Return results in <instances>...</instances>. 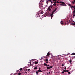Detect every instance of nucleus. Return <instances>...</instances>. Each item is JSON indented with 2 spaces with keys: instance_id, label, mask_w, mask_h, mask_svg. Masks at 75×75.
<instances>
[{
  "instance_id": "obj_33",
  "label": "nucleus",
  "mask_w": 75,
  "mask_h": 75,
  "mask_svg": "<svg viewBox=\"0 0 75 75\" xmlns=\"http://www.w3.org/2000/svg\"><path fill=\"white\" fill-rule=\"evenodd\" d=\"M68 71H69V70H66V72H68Z\"/></svg>"
},
{
  "instance_id": "obj_37",
  "label": "nucleus",
  "mask_w": 75,
  "mask_h": 75,
  "mask_svg": "<svg viewBox=\"0 0 75 75\" xmlns=\"http://www.w3.org/2000/svg\"><path fill=\"white\" fill-rule=\"evenodd\" d=\"M40 4H39V7H41V6H40Z\"/></svg>"
},
{
  "instance_id": "obj_40",
  "label": "nucleus",
  "mask_w": 75,
  "mask_h": 75,
  "mask_svg": "<svg viewBox=\"0 0 75 75\" xmlns=\"http://www.w3.org/2000/svg\"><path fill=\"white\" fill-rule=\"evenodd\" d=\"M26 71H28V70H27V69H26Z\"/></svg>"
},
{
  "instance_id": "obj_34",
  "label": "nucleus",
  "mask_w": 75,
  "mask_h": 75,
  "mask_svg": "<svg viewBox=\"0 0 75 75\" xmlns=\"http://www.w3.org/2000/svg\"><path fill=\"white\" fill-rule=\"evenodd\" d=\"M39 70H41V68H39Z\"/></svg>"
},
{
  "instance_id": "obj_20",
  "label": "nucleus",
  "mask_w": 75,
  "mask_h": 75,
  "mask_svg": "<svg viewBox=\"0 0 75 75\" xmlns=\"http://www.w3.org/2000/svg\"><path fill=\"white\" fill-rule=\"evenodd\" d=\"M75 10H74L73 12V14H75Z\"/></svg>"
},
{
  "instance_id": "obj_41",
  "label": "nucleus",
  "mask_w": 75,
  "mask_h": 75,
  "mask_svg": "<svg viewBox=\"0 0 75 75\" xmlns=\"http://www.w3.org/2000/svg\"><path fill=\"white\" fill-rule=\"evenodd\" d=\"M25 74H27V72H25Z\"/></svg>"
},
{
  "instance_id": "obj_51",
  "label": "nucleus",
  "mask_w": 75,
  "mask_h": 75,
  "mask_svg": "<svg viewBox=\"0 0 75 75\" xmlns=\"http://www.w3.org/2000/svg\"><path fill=\"white\" fill-rule=\"evenodd\" d=\"M73 22H74V23H75V22H74V21H73Z\"/></svg>"
},
{
  "instance_id": "obj_6",
  "label": "nucleus",
  "mask_w": 75,
  "mask_h": 75,
  "mask_svg": "<svg viewBox=\"0 0 75 75\" xmlns=\"http://www.w3.org/2000/svg\"><path fill=\"white\" fill-rule=\"evenodd\" d=\"M50 52H48L47 53V55H46V57H47V56H49L50 55Z\"/></svg>"
},
{
  "instance_id": "obj_5",
  "label": "nucleus",
  "mask_w": 75,
  "mask_h": 75,
  "mask_svg": "<svg viewBox=\"0 0 75 75\" xmlns=\"http://www.w3.org/2000/svg\"><path fill=\"white\" fill-rule=\"evenodd\" d=\"M53 3H54V4L53 5V6H57V4H56L57 3V2L54 1Z\"/></svg>"
},
{
  "instance_id": "obj_38",
  "label": "nucleus",
  "mask_w": 75,
  "mask_h": 75,
  "mask_svg": "<svg viewBox=\"0 0 75 75\" xmlns=\"http://www.w3.org/2000/svg\"><path fill=\"white\" fill-rule=\"evenodd\" d=\"M42 14V12H41L40 13V14Z\"/></svg>"
},
{
  "instance_id": "obj_24",
  "label": "nucleus",
  "mask_w": 75,
  "mask_h": 75,
  "mask_svg": "<svg viewBox=\"0 0 75 75\" xmlns=\"http://www.w3.org/2000/svg\"><path fill=\"white\" fill-rule=\"evenodd\" d=\"M63 72H66V70H63Z\"/></svg>"
},
{
  "instance_id": "obj_54",
  "label": "nucleus",
  "mask_w": 75,
  "mask_h": 75,
  "mask_svg": "<svg viewBox=\"0 0 75 75\" xmlns=\"http://www.w3.org/2000/svg\"><path fill=\"white\" fill-rule=\"evenodd\" d=\"M74 2L75 3V1H74Z\"/></svg>"
},
{
  "instance_id": "obj_9",
  "label": "nucleus",
  "mask_w": 75,
  "mask_h": 75,
  "mask_svg": "<svg viewBox=\"0 0 75 75\" xmlns=\"http://www.w3.org/2000/svg\"><path fill=\"white\" fill-rule=\"evenodd\" d=\"M70 24H71V25H75V23H71Z\"/></svg>"
},
{
  "instance_id": "obj_27",
  "label": "nucleus",
  "mask_w": 75,
  "mask_h": 75,
  "mask_svg": "<svg viewBox=\"0 0 75 75\" xmlns=\"http://www.w3.org/2000/svg\"><path fill=\"white\" fill-rule=\"evenodd\" d=\"M21 75V73H18V75Z\"/></svg>"
},
{
  "instance_id": "obj_32",
  "label": "nucleus",
  "mask_w": 75,
  "mask_h": 75,
  "mask_svg": "<svg viewBox=\"0 0 75 75\" xmlns=\"http://www.w3.org/2000/svg\"><path fill=\"white\" fill-rule=\"evenodd\" d=\"M71 8H72H72H74V6H71Z\"/></svg>"
},
{
  "instance_id": "obj_23",
  "label": "nucleus",
  "mask_w": 75,
  "mask_h": 75,
  "mask_svg": "<svg viewBox=\"0 0 75 75\" xmlns=\"http://www.w3.org/2000/svg\"><path fill=\"white\" fill-rule=\"evenodd\" d=\"M65 58V60H68V58Z\"/></svg>"
},
{
  "instance_id": "obj_1",
  "label": "nucleus",
  "mask_w": 75,
  "mask_h": 75,
  "mask_svg": "<svg viewBox=\"0 0 75 75\" xmlns=\"http://www.w3.org/2000/svg\"><path fill=\"white\" fill-rule=\"evenodd\" d=\"M50 2L51 3V4L50 6H49V7L47 9V10H48V11H51V8H54L53 6L52 5V4H53V2L51 1H50Z\"/></svg>"
},
{
  "instance_id": "obj_19",
  "label": "nucleus",
  "mask_w": 75,
  "mask_h": 75,
  "mask_svg": "<svg viewBox=\"0 0 75 75\" xmlns=\"http://www.w3.org/2000/svg\"><path fill=\"white\" fill-rule=\"evenodd\" d=\"M38 64V62H35V64L36 65Z\"/></svg>"
},
{
  "instance_id": "obj_17",
  "label": "nucleus",
  "mask_w": 75,
  "mask_h": 75,
  "mask_svg": "<svg viewBox=\"0 0 75 75\" xmlns=\"http://www.w3.org/2000/svg\"><path fill=\"white\" fill-rule=\"evenodd\" d=\"M69 62L70 63H71V62H72V60H71V59H70V60L69 61Z\"/></svg>"
},
{
  "instance_id": "obj_15",
  "label": "nucleus",
  "mask_w": 75,
  "mask_h": 75,
  "mask_svg": "<svg viewBox=\"0 0 75 75\" xmlns=\"http://www.w3.org/2000/svg\"><path fill=\"white\" fill-rule=\"evenodd\" d=\"M38 71H36V74H37L38 75Z\"/></svg>"
},
{
  "instance_id": "obj_47",
  "label": "nucleus",
  "mask_w": 75,
  "mask_h": 75,
  "mask_svg": "<svg viewBox=\"0 0 75 75\" xmlns=\"http://www.w3.org/2000/svg\"><path fill=\"white\" fill-rule=\"evenodd\" d=\"M18 71H19V70H18Z\"/></svg>"
},
{
  "instance_id": "obj_21",
  "label": "nucleus",
  "mask_w": 75,
  "mask_h": 75,
  "mask_svg": "<svg viewBox=\"0 0 75 75\" xmlns=\"http://www.w3.org/2000/svg\"><path fill=\"white\" fill-rule=\"evenodd\" d=\"M19 70L20 71H22V70H23V69L22 68H21Z\"/></svg>"
},
{
  "instance_id": "obj_10",
  "label": "nucleus",
  "mask_w": 75,
  "mask_h": 75,
  "mask_svg": "<svg viewBox=\"0 0 75 75\" xmlns=\"http://www.w3.org/2000/svg\"><path fill=\"white\" fill-rule=\"evenodd\" d=\"M68 5V6H69L71 8H72V7H71V4H69Z\"/></svg>"
},
{
  "instance_id": "obj_48",
  "label": "nucleus",
  "mask_w": 75,
  "mask_h": 75,
  "mask_svg": "<svg viewBox=\"0 0 75 75\" xmlns=\"http://www.w3.org/2000/svg\"><path fill=\"white\" fill-rule=\"evenodd\" d=\"M74 1H75V0H73Z\"/></svg>"
},
{
  "instance_id": "obj_4",
  "label": "nucleus",
  "mask_w": 75,
  "mask_h": 75,
  "mask_svg": "<svg viewBox=\"0 0 75 75\" xmlns=\"http://www.w3.org/2000/svg\"><path fill=\"white\" fill-rule=\"evenodd\" d=\"M28 66L30 65V66H33V63H31V62L30 61V62L28 63Z\"/></svg>"
},
{
  "instance_id": "obj_11",
  "label": "nucleus",
  "mask_w": 75,
  "mask_h": 75,
  "mask_svg": "<svg viewBox=\"0 0 75 75\" xmlns=\"http://www.w3.org/2000/svg\"><path fill=\"white\" fill-rule=\"evenodd\" d=\"M38 72H42V71H41V70H38Z\"/></svg>"
},
{
  "instance_id": "obj_35",
  "label": "nucleus",
  "mask_w": 75,
  "mask_h": 75,
  "mask_svg": "<svg viewBox=\"0 0 75 75\" xmlns=\"http://www.w3.org/2000/svg\"><path fill=\"white\" fill-rule=\"evenodd\" d=\"M53 1H57V0H53Z\"/></svg>"
},
{
  "instance_id": "obj_14",
  "label": "nucleus",
  "mask_w": 75,
  "mask_h": 75,
  "mask_svg": "<svg viewBox=\"0 0 75 75\" xmlns=\"http://www.w3.org/2000/svg\"><path fill=\"white\" fill-rule=\"evenodd\" d=\"M34 69H37V66L36 67H35Z\"/></svg>"
},
{
  "instance_id": "obj_29",
  "label": "nucleus",
  "mask_w": 75,
  "mask_h": 75,
  "mask_svg": "<svg viewBox=\"0 0 75 75\" xmlns=\"http://www.w3.org/2000/svg\"><path fill=\"white\" fill-rule=\"evenodd\" d=\"M68 74H71V72H68Z\"/></svg>"
},
{
  "instance_id": "obj_26",
  "label": "nucleus",
  "mask_w": 75,
  "mask_h": 75,
  "mask_svg": "<svg viewBox=\"0 0 75 75\" xmlns=\"http://www.w3.org/2000/svg\"><path fill=\"white\" fill-rule=\"evenodd\" d=\"M62 66H64V65H65V64H62Z\"/></svg>"
},
{
  "instance_id": "obj_16",
  "label": "nucleus",
  "mask_w": 75,
  "mask_h": 75,
  "mask_svg": "<svg viewBox=\"0 0 75 75\" xmlns=\"http://www.w3.org/2000/svg\"><path fill=\"white\" fill-rule=\"evenodd\" d=\"M44 65L45 66H47V64H46V63H44Z\"/></svg>"
},
{
  "instance_id": "obj_30",
  "label": "nucleus",
  "mask_w": 75,
  "mask_h": 75,
  "mask_svg": "<svg viewBox=\"0 0 75 75\" xmlns=\"http://www.w3.org/2000/svg\"><path fill=\"white\" fill-rule=\"evenodd\" d=\"M62 73L63 74H64V70L62 72Z\"/></svg>"
},
{
  "instance_id": "obj_31",
  "label": "nucleus",
  "mask_w": 75,
  "mask_h": 75,
  "mask_svg": "<svg viewBox=\"0 0 75 75\" xmlns=\"http://www.w3.org/2000/svg\"><path fill=\"white\" fill-rule=\"evenodd\" d=\"M73 16L74 17V16H75V13H74V14H73Z\"/></svg>"
},
{
  "instance_id": "obj_2",
  "label": "nucleus",
  "mask_w": 75,
  "mask_h": 75,
  "mask_svg": "<svg viewBox=\"0 0 75 75\" xmlns=\"http://www.w3.org/2000/svg\"><path fill=\"white\" fill-rule=\"evenodd\" d=\"M57 8H56L55 9L53 10L52 12V14H50V16H51V18L52 19V17H53L54 16V15H53V14H54V13L56 11H57Z\"/></svg>"
},
{
  "instance_id": "obj_12",
  "label": "nucleus",
  "mask_w": 75,
  "mask_h": 75,
  "mask_svg": "<svg viewBox=\"0 0 75 75\" xmlns=\"http://www.w3.org/2000/svg\"><path fill=\"white\" fill-rule=\"evenodd\" d=\"M45 61H46V62H48V59H46L45 60Z\"/></svg>"
},
{
  "instance_id": "obj_28",
  "label": "nucleus",
  "mask_w": 75,
  "mask_h": 75,
  "mask_svg": "<svg viewBox=\"0 0 75 75\" xmlns=\"http://www.w3.org/2000/svg\"><path fill=\"white\" fill-rule=\"evenodd\" d=\"M72 3L73 4H74V1H72Z\"/></svg>"
},
{
  "instance_id": "obj_13",
  "label": "nucleus",
  "mask_w": 75,
  "mask_h": 75,
  "mask_svg": "<svg viewBox=\"0 0 75 75\" xmlns=\"http://www.w3.org/2000/svg\"><path fill=\"white\" fill-rule=\"evenodd\" d=\"M75 55V53H73L71 54V55Z\"/></svg>"
},
{
  "instance_id": "obj_25",
  "label": "nucleus",
  "mask_w": 75,
  "mask_h": 75,
  "mask_svg": "<svg viewBox=\"0 0 75 75\" xmlns=\"http://www.w3.org/2000/svg\"><path fill=\"white\" fill-rule=\"evenodd\" d=\"M56 3H60V2H59L58 1H57Z\"/></svg>"
},
{
  "instance_id": "obj_46",
  "label": "nucleus",
  "mask_w": 75,
  "mask_h": 75,
  "mask_svg": "<svg viewBox=\"0 0 75 75\" xmlns=\"http://www.w3.org/2000/svg\"><path fill=\"white\" fill-rule=\"evenodd\" d=\"M68 24H69L68 23H67V25Z\"/></svg>"
},
{
  "instance_id": "obj_18",
  "label": "nucleus",
  "mask_w": 75,
  "mask_h": 75,
  "mask_svg": "<svg viewBox=\"0 0 75 75\" xmlns=\"http://www.w3.org/2000/svg\"><path fill=\"white\" fill-rule=\"evenodd\" d=\"M52 68V66H51L49 67V69H50V68Z\"/></svg>"
},
{
  "instance_id": "obj_42",
  "label": "nucleus",
  "mask_w": 75,
  "mask_h": 75,
  "mask_svg": "<svg viewBox=\"0 0 75 75\" xmlns=\"http://www.w3.org/2000/svg\"><path fill=\"white\" fill-rule=\"evenodd\" d=\"M50 72H49L48 73V74H50Z\"/></svg>"
},
{
  "instance_id": "obj_50",
  "label": "nucleus",
  "mask_w": 75,
  "mask_h": 75,
  "mask_svg": "<svg viewBox=\"0 0 75 75\" xmlns=\"http://www.w3.org/2000/svg\"><path fill=\"white\" fill-rule=\"evenodd\" d=\"M74 10H75V8H74Z\"/></svg>"
},
{
  "instance_id": "obj_44",
  "label": "nucleus",
  "mask_w": 75,
  "mask_h": 75,
  "mask_svg": "<svg viewBox=\"0 0 75 75\" xmlns=\"http://www.w3.org/2000/svg\"><path fill=\"white\" fill-rule=\"evenodd\" d=\"M33 61V60H31V61Z\"/></svg>"
},
{
  "instance_id": "obj_36",
  "label": "nucleus",
  "mask_w": 75,
  "mask_h": 75,
  "mask_svg": "<svg viewBox=\"0 0 75 75\" xmlns=\"http://www.w3.org/2000/svg\"><path fill=\"white\" fill-rule=\"evenodd\" d=\"M66 67H65L64 68V69H65V70H66Z\"/></svg>"
},
{
  "instance_id": "obj_55",
  "label": "nucleus",
  "mask_w": 75,
  "mask_h": 75,
  "mask_svg": "<svg viewBox=\"0 0 75 75\" xmlns=\"http://www.w3.org/2000/svg\"><path fill=\"white\" fill-rule=\"evenodd\" d=\"M66 25V24H65V25Z\"/></svg>"
},
{
  "instance_id": "obj_43",
  "label": "nucleus",
  "mask_w": 75,
  "mask_h": 75,
  "mask_svg": "<svg viewBox=\"0 0 75 75\" xmlns=\"http://www.w3.org/2000/svg\"><path fill=\"white\" fill-rule=\"evenodd\" d=\"M48 62H46V63L47 64V63H48Z\"/></svg>"
},
{
  "instance_id": "obj_53",
  "label": "nucleus",
  "mask_w": 75,
  "mask_h": 75,
  "mask_svg": "<svg viewBox=\"0 0 75 75\" xmlns=\"http://www.w3.org/2000/svg\"><path fill=\"white\" fill-rule=\"evenodd\" d=\"M47 66H49V65H47Z\"/></svg>"
},
{
  "instance_id": "obj_49",
  "label": "nucleus",
  "mask_w": 75,
  "mask_h": 75,
  "mask_svg": "<svg viewBox=\"0 0 75 75\" xmlns=\"http://www.w3.org/2000/svg\"><path fill=\"white\" fill-rule=\"evenodd\" d=\"M74 8H75V6H74Z\"/></svg>"
},
{
  "instance_id": "obj_39",
  "label": "nucleus",
  "mask_w": 75,
  "mask_h": 75,
  "mask_svg": "<svg viewBox=\"0 0 75 75\" xmlns=\"http://www.w3.org/2000/svg\"><path fill=\"white\" fill-rule=\"evenodd\" d=\"M30 69H28V71H30Z\"/></svg>"
},
{
  "instance_id": "obj_7",
  "label": "nucleus",
  "mask_w": 75,
  "mask_h": 75,
  "mask_svg": "<svg viewBox=\"0 0 75 75\" xmlns=\"http://www.w3.org/2000/svg\"><path fill=\"white\" fill-rule=\"evenodd\" d=\"M50 1H51V0H49L48 1H47L46 2V3L47 4H48V3H50Z\"/></svg>"
},
{
  "instance_id": "obj_45",
  "label": "nucleus",
  "mask_w": 75,
  "mask_h": 75,
  "mask_svg": "<svg viewBox=\"0 0 75 75\" xmlns=\"http://www.w3.org/2000/svg\"><path fill=\"white\" fill-rule=\"evenodd\" d=\"M57 6H58V4H57Z\"/></svg>"
},
{
  "instance_id": "obj_52",
  "label": "nucleus",
  "mask_w": 75,
  "mask_h": 75,
  "mask_svg": "<svg viewBox=\"0 0 75 75\" xmlns=\"http://www.w3.org/2000/svg\"><path fill=\"white\" fill-rule=\"evenodd\" d=\"M72 58H74V57H72Z\"/></svg>"
},
{
  "instance_id": "obj_3",
  "label": "nucleus",
  "mask_w": 75,
  "mask_h": 75,
  "mask_svg": "<svg viewBox=\"0 0 75 75\" xmlns=\"http://www.w3.org/2000/svg\"><path fill=\"white\" fill-rule=\"evenodd\" d=\"M60 3H61L60 4V6H67L66 4L64 2L60 1Z\"/></svg>"
},
{
  "instance_id": "obj_22",
  "label": "nucleus",
  "mask_w": 75,
  "mask_h": 75,
  "mask_svg": "<svg viewBox=\"0 0 75 75\" xmlns=\"http://www.w3.org/2000/svg\"><path fill=\"white\" fill-rule=\"evenodd\" d=\"M47 69H50L49 67H47Z\"/></svg>"
},
{
  "instance_id": "obj_8",
  "label": "nucleus",
  "mask_w": 75,
  "mask_h": 75,
  "mask_svg": "<svg viewBox=\"0 0 75 75\" xmlns=\"http://www.w3.org/2000/svg\"><path fill=\"white\" fill-rule=\"evenodd\" d=\"M60 23L61 24H62V25H63V24H64V23H63V21H61Z\"/></svg>"
}]
</instances>
